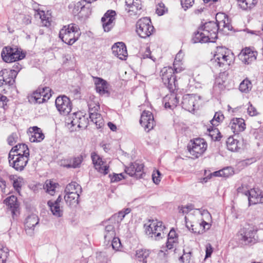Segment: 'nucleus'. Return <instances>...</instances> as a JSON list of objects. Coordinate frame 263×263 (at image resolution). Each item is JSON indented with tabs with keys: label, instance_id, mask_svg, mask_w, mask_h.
<instances>
[{
	"label": "nucleus",
	"instance_id": "58836bf2",
	"mask_svg": "<svg viewBox=\"0 0 263 263\" xmlns=\"http://www.w3.org/2000/svg\"><path fill=\"white\" fill-rule=\"evenodd\" d=\"M83 3V2L81 1L72 3L69 5L68 8L73 14L76 15L84 7V5Z\"/></svg>",
	"mask_w": 263,
	"mask_h": 263
},
{
	"label": "nucleus",
	"instance_id": "f8f14e48",
	"mask_svg": "<svg viewBox=\"0 0 263 263\" xmlns=\"http://www.w3.org/2000/svg\"><path fill=\"white\" fill-rule=\"evenodd\" d=\"M116 12L112 10H108L101 18L104 31L109 32L115 24Z\"/></svg>",
	"mask_w": 263,
	"mask_h": 263
},
{
	"label": "nucleus",
	"instance_id": "c9c22d12",
	"mask_svg": "<svg viewBox=\"0 0 263 263\" xmlns=\"http://www.w3.org/2000/svg\"><path fill=\"white\" fill-rule=\"evenodd\" d=\"M79 191L81 192V187L76 182H71L67 185L65 193L66 194H71L73 193H79Z\"/></svg>",
	"mask_w": 263,
	"mask_h": 263
},
{
	"label": "nucleus",
	"instance_id": "c85d7f7f",
	"mask_svg": "<svg viewBox=\"0 0 263 263\" xmlns=\"http://www.w3.org/2000/svg\"><path fill=\"white\" fill-rule=\"evenodd\" d=\"M4 203L10 208L12 213L15 214L18 207L17 202V198L13 195L10 196L5 199Z\"/></svg>",
	"mask_w": 263,
	"mask_h": 263
},
{
	"label": "nucleus",
	"instance_id": "ddd939ff",
	"mask_svg": "<svg viewBox=\"0 0 263 263\" xmlns=\"http://www.w3.org/2000/svg\"><path fill=\"white\" fill-rule=\"evenodd\" d=\"M9 163L10 166L12 167L17 171H22L28 163L29 157L25 156H12L8 157Z\"/></svg>",
	"mask_w": 263,
	"mask_h": 263
},
{
	"label": "nucleus",
	"instance_id": "9b49d317",
	"mask_svg": "<svg viewBox=\"0 0 263 263\" xmlns=\"http://www.w3.org/2000/svg\"><path fill=\"white\" fill-rule=\"evenodd\" d=\"M55 103L58 110L62 115H67L71 110L72 104L70 100L65 96L57 97Z\"/></svg>",
	"mask_w": 263,
	"mask_h": 263
},
{
	"label": "nucleus",
	"instance_id": "338daca9",
	"mask_svg": "<svg viewBox=\"0 0 263 263\" xmlns=\"http://www.w3.org/2000/svg\"><path fill=\"white\" fill-rule=\"evenodd\" d=\"M111 240L112 241L111 245L112 248L115 250H118L121 246L119 239L115 236Z\"/></svg>",
	"mask_w": 263,
	"mask_h": 263
},
{
	"label": "nucleus",
	"instance_id": "79ce46f5",
	"mask_svg": "<svg viewBox=\"0 0 263 263\" xmlns=\"http://www.w3.org/2000/svg\"><path fill=\"white\" fill-rule=\"evenodd\" d=\"M9 178L12 181L14 188L18 191L22 186L23 178L15 175H10Z\"/></svg>",
	"mask_w": 263,
	"mask_h": 263
},
{
	"label": "nucleus",
	"instance_id": "ea45409f",
	"mask_svg": "<svg viewBox=\"0 0 263 263\" xmlns=\"http://www.w3.org/2000/svg\"><path fill=\"white\" fill-rule=\"evenodd\" d=\"M185 221H186V217H185ZM186 226L193 233L197 234H202L204 232L206 229H203V227H200L199 224H191L190 226H189V223L186 221Z\"/></svg>",
	"mask_w": 263,
	"mask_h": 263
},
{
	"label": "nucleus",
	"instance_id": "bf43d9fd",
	"mask_svg": "<svg viewBox=\"0 0 263 263\" xmlns=\"http://www.w3.org/2000/svg\"><path fill=\"white\" fill-rule=\"evenodd\" d=\"M178 208L179 213L186 214L192 211L194 209V207L192 204H190L185 206H179Z\"/></svg>",
	"mask_w": 263,
	"mask_h": 263
},
{
	"label": "nucleus",
	"instance_id": "aec40b11",
	"mask_svg": "<svg viewBox=\"0 0 263 263\" xmlns=\"http://www.w3.org/2000/svg\"><path fill=\"white\" fill-rule=\"evenodd\" d=\"M114 55L119 59L126 60L127 56V52L125 45L122 42L115 43L111 48Z\"/></svg>",
	"mask_w": 263,
	"mask_h": 263
},
{
	"label": "nucleus",
	"instance_id": "72a5a7b5",
	"mask_svg": "<svg viewBox=\"0 0 263 263\" xmlns=\"http://www.w3.org/2000/svg\"><path fill=\"white\" fill-rule=\"evenodd\" d=\"M59 186V184L51 180H47L44 185V189L46 192L51 195L55 193V189Z\"/></svg>",
	"mask_w": 263,
	"mask_h": 263
},
{
	"label": "nucleus",
	"instance_id": "09e8293b",
	"mask_svg": "<svg viewBox=\"0 0 263 263\" xmlns=\"http://www.w3.org/2000/svg\"><path fill=\"white\" fill-rule=\"evenodd\" d=\"M229 171H232V168L231 167H227L218 171H216L213 174L216 177H228L231 174L229 172Z\"/></svg>",
	"mask_w": 263,
	"mask_h": 263
},
{
	"label": "nucleus",
	"instance_id": "864d4df0",
	"mask_svg": "<svg viewBox=\"0 0 263 263\" xmlns=\"http://www.w3.org/2000/svg\"><path fill=\"white\" fill-rule=\"evenodd\" d=\"M208 130L209 132V135L211 136L213 139L217 141L220 140L221 138L220 133L217 128H213L212 127L211 129V128H208Z\"/></svg>",
	"mask_w": 263,
	"mask_h": 263
},
{
	"label": "nucleus",
	"instance_id": "423d86ee",
	"mask_svg": "<svg viewBox=\"0 0 263 263\" xmlns=\"http://www.w3.org/2000/svg\"><path fill=\"white\" fill-rule=\"evenodd\" d=\"M154 29V28L152 25L151 20L148 17L142 18L136 23V32L141 38L149 36Z\"/></svg>",
	"mask_w": 263,
	"mask_h": 263
},
{
	"label": "nucleus",
	"instance_id": "4c0bfd02",
	"mask_svg": "<svg viewBox=\"0 0 263 263\" xmlns=\"http://www.w3.org/2000/svg\"><path fill=\"white\" fill-rule=\"evenodd\" d=\"M48 205L50 207V210L53 215L60 217L63 215V210L61 209L60 205L54 204L52 201L49 200L47 202Z\"/></svg>",
	"mask_w": 263,
	"mask_h": 263
},
{
	"label": "nucleus",
	"instance_id": "774afa93",
	"mask_svg": "<svg viewBox=\"0 0 263 263\" xmlns=\"http://www.w3.org/2000/svg\"><path fill=\"white\" fill-rule=\"evenodd\" d=\"M17 136L16 134L12 133L7 139L8 143L10 145H13L17 141Z\"/></svg>",
	"mask_w": 263,
	"mask_h": 263
},
{
	"label": "nucleus",
	"instance_id": "c03bdc74",
	"mask_svg": "<svg viewBox=\"0 0 263 263\" xmlns=\"http://www.w3.org/2000/svg\"><path fill=\"white\" fill-rule=\"evenodd\" d=\"M179 260L182 263H195L192 252L185 253L184 251L183 254L179 257Z\"/></svg>",
	"mask_w": 263,
	"mask_h": 263
},
{
	"label": "nucleus",
	"instance_id": "a19ab883",
	"mask_svg": "<svg viewBox=\"0 0 263 263\" xmlns=\"http://www.w3.org/2000/svg\"><path fill=\"white\" fill-rule=\"evenodd\" d=\"M252 84L250 80L246 79L239 85V90L243 93L249 92L252 89Z\"/></svg>",
	"mask_w": 263,
	"mask_h": 263
},
{
	"label": "nucleus",
	"instance_id": "0eeeda50",
	"mask_svg": "<svg viewBox=\"0 0 263 263\" xmlns=\"http://www.w3.org/2000/svg\"><path fill=\"white\" fill-rule=\"evenodd\" d=\"M207 143L205 140L202 138H196L191 141V143L188 145V150L191 155L195 158L201 156L207 148Z\"/></svg>",
	"mask_w": 263,
	"mask_h": 263
},
{
	"label": "nucleus",
	"instance_id": "0e129e2a",
	"mask_svg": "<svg viewBox=\"0 0 263 263\" xmlns=\"http://www.w3.org/2000/svg\"><path fill=\"white\" fill-rule=\"evenodd\" d=\"M177 240L178 239L167 238L166 245L167 248L170 250L175 247L177 243Z\"/></svg>",
	"mask_w": 263,
	"mask_h": 263
},
{
	"label": "nucleus",
	"instance_id": "37998d69",
	"mask_svg": "<svg viewBox=\"0 0 263 263\" xmlns=\"http://www.w3.org/2000/svg\"><path fill=\"white\" fill-rule=\"evenodd\" d=\"M37 90L40 91L42 97V99L44 102L48 100L51 96V89L49 87L40 88Z\"/></svg>",
	"mask_w": 263,
	"mask_h": 263
},
{
	"label": "nucleus",
	"instance_id": "7c9ffc66",
	"mask_svg": "<svg viewBox=\"0 0 263 263\" xmlns=\"http://www.w3.org/2000/svg\"><path fill=\"white\" fill-rule=\"evenodd\" d=\"M257 3V0H238L239 7L244 10H251Z\"/></svg>",
	"mask_w": 263,
	"mask_h": 263
},
{
	"label": "nucleus",
	"instance_id": "49530a36",
	"mask_svg": "<svg viewBox=\"0 0 263 263\" xmlns=\"http://www.w3.org/2000/svg\"><path fill=\"white\" fill-rule=\"evenodd\" d=\"M8 78H6V76L3 77V81L6 84H8L9 85H13L15 82L14 77H15L14 70H11L8 74Z\"/></svg>",
	"mask_w": 263,
	"mask_h": 263
},
{
	"label": "nucleus",
	"instance_id": "20e7f679",
	"mask_svg": "<svg viewBox=\"0 0 263 263\" xmlns=\"http://www.w3.org/2000/svg\"><path fill=\"white\" fill-rule=\"evenodd\" d=\"M80 35V29L75 24L64 26L59 32L61 40L69 45L73 44L78 40Z\"/></svg>",
	"mask_w": 263,
	"mask_h": 263
},
{
	"label": "nucleus",
	"instance_id": "393cba45",
	"mask_svg": "<svg viewBox=\"0 0 263 263\" xmlns=\"http://www.w3.org/2000/svg\"><path fill=\"white\" fill-rule=\"evenodd\" d=\"M105 226L104 239L105 241L109 242L116 236L115 224L114 222L108 221L104 222Z\"/></svg>",
	"mask_w": 263,
	"mask_h": 263
},
{
	"label": "nucleus",
	"instance_id": "13d9d810",
	"mask_svg": "<svg viewBox=\"0 0 263 263\" xmlns=\"http://www.w3.org/2000/svg\"><path fill=\"white\" fill-rule=\"evenodd\" d=\"M78 123L77 124L79 128H85L87 126V119L82 114V116L80 117Z\"/></svg>",
	"mask_w": 263,
	"mask_h": 263
},
{
	"label": "nucleus",
	"instance_id": "4d7b16f0",
	"mask_svg": "<svg viewBox=\"0 0 263 263\" xmlns=\"http://www.w3.org/2000/svg\"><path fill=\"white\" fill-rule=\"evenodd\" d=\"M111 182H117L124 178L123 174H114L112 175H109Z\"/></svg>",
	"mask_w": 263,
	"mask_h": 263
},
{
	"label": "nucleus",
	"instance_id": "f257e3e1",
	"mask_svg": "<svg viewBox=\"0 0 263 263\" xmlns=\"http://www.w3.org/2000/svg\"><path fill=\"white\" fill-rule=\"evenodd\" d=\"M216 22L210 21L204 24L194 33L192 38L194 43L214 42L217 39L218 30L223 31L231 30L232 26L227 15L218 13L216 15Z\"/></svg>",
	"mask_w": 263,
	"mask_h": 263
},
{
	"label": "nucleus",
	"instance_id": "f704fd0d",
	"mask_svg": "<svg viewBox=\"0 0 263 263\" xmlns=\"http://www.w3.org/2000/svg\"><path fill=\"white\" fill-rule=\"evenodd\" d=\"M149 251L147 250L139 249L136 252V258L137 259L142 263H146L147 258L149 256Z\"/></svg>",
	"mask_w": 263,
	"mask_h": 263
},
{
	"label": "nucleus",
	"instance_id": "e433bc0d",
	"mask_svg": "<svg viewBox=\"0 0 263 263\" xmlns=\"http://www.w3.org/2000/svg\"><path fill=\"white\" fill-rule=\"evenodd\" d=\"M239 144L238 140L234 139L233 137H230L227 141L228 149L232 152L237 151L239 147Z\"/></svg>",
	"mask_w": 263,
	"mask_h": 263
},
{
	"label": "nucleus",
	"instance_id": "a18cd8bd",
	"mask_svg": "<svg viewBox=\"0 0 263 263\" xmlns=\"http://www.w3.org/2000/svg\"><path fill=\"white\" fill-rule=\"evenodd\" d=\"M35 17H39L42 21L43 25L45 26H49L50 25L49 18L46 17L44 11H37L35 14Z\"/></svg>",
	"mask_w": 263,
	"mask_h": 263
},
{
	"label": "nucleus",
	"instance_id": "69168bd1",
	"mask_svg": "<svg viewBox=\"0 0 263 263\" xmlns=\"http://www.w3.org/2000/svg\"><path fill=\"white\" fill-rule=\"evenodd\" d=\"M32 98H34L36 103H41L44 102V101L42 99V97L41 95L40 91L36 90L35 91L32 95Z\"/></svg>",
	"mask_w": 263,
	"mask_h": 263
},
{
	"label": "nucleus",
	"instance_id": "8fccbe9b",
	"mask_svg": "<svg viewBox=\"0 0 263 263\" xmlns=\"http://www.w3.org/2000/svg\"><path fill=\"white\" fill-rule=\"evenodd\" d=\"M223 119L224 116L221 112H216L213 119L211 121V123L213 125L216 126L218 125L219 122H221Z\"/></svg>",
	"mask_w": 263,
	"mask_h": 263
},
{
	"label": "nucleus",
	"instance_id": "3c124183",
	"mask_svg": "<svg viewBox=\"0 0 263 263\" xmlns=\"http://www.w3.org/2000/svg\"><path fill=\"white\" fill-rule=\"evenodd\" d=\"M125 216V215L123 214V212L121 211L119 212L117 214H115L111 216L109 218V221L114 222V224H116V221H117V223H118L121 222Z\"/></svg>",
	"mask_w": 263,
	"mask_h": 263
},
{
	"label": "nucleus",
	"instance_id": "412c9836",
	"mask_svg": "<svg viewBox=\"0 0 263 263\" xmlns=\"http://www.w3.org/2000/svg\"><path fill=\"white\" fill-rule=\"evenodd\" d=\"M23 156L27 157L29 156V150L25 144H18L12 148L9 154V157L12 156Z\"/></svg>",
	"mask_w": 263,
	"mask_h": 263
},
{
	"label": "nucleus",
	"instance_id": "cd10ccee",
	"mask_svg": "<svg viewBox=\"0 0 263 263\" xmlns=\"http://www.w3.org/2000/svg\"><path fill=\"white\" fill-rule=\"evenodd\" d=\"M201 214L202 217L201 222L199 223L200 227H203V229H206V230L210 229L211 226L210 222L212 219L210 213L207 210H203Z\"/></svg>",
	"mask_w": 263,
	"mask_h": 263
},
{
	"label": "nucleus",
	"instance_id": "052dcab7",
	"mask_svg": "<svg viewBox=\"0 0 263 263\" xmlns=\"http://www.w3.org/2000/svg\"><path fill=\"white\" fill-rule=\"evenodd\" d=\"M160 176H161V173L158 170H157V171H156V172H153V174L152 175V179H153L154 182L155 184H158L160 182V181H161Z\"/></svg>",
	"mask_w": 263,
	"mask_h": 263
},
{
	"label": "nucleus",
	"instance_id": "39448f33",
	"mask_svg": "<svg viewBox=\"0 0 263 263\" xmlns=\"http://www.w3.org/2000/svg\"><path fill=\"white\" fill-rule=\"evenodd\" d=\"M144 227L146 234L155 240H160L166 234L164 232L166 228L162 222L157 219L149 220L144 224Z\"/></svg>",
	"mask_w": 263,
	"mask_h": 263
},
{
	"label": "nucleus",
	"instance_id": "5701e85b",
	"mask_svg": "<svg viewBox=\"0 0 263 263\" xmlns=\"http://www.w3.org/2000/svg\"><path fill=\"white\" fill-rule=\"evenodd\" d=\"M196 101V97L195 95L193 94L185 95L182 98V107L189 111H194Z\"/></svg>",
	"mask_w": 263,
	"mask_h": 263
},
{
	"label": "nucleus",
	"instance_id": "5fc2aeb1",
	"mask_svg": "<svg viewBox=\"0 0 263 263\" xmlns=\"http://www.w3.org/2000/svg\"><path fill=\"white\" fill-rule=\"evenodd\" d=\"M8 255L9 253L7 248H1L0 249V263H6Z\"/></svg>",
	"mask_w": 263,
	"mask_h": 263
},
{
	"label": "nucleus",
	"instance_id": "2eb2a0df",
	"mask_svg": "<svg viewBox=\"0 0 263 263\" xmlns=\"http://www.w3.org/2000/svg\"><path fill=\"white\" fill-rule=\"evenodd\" d=\"M140 123L147 132L153 129L155 121L152 113L149 111L144 110L141 116Z\"/></svg>",
	"mask_w": 263,
	"mask_h": 263
},
{
	"label": "nucleus",
	"instance_id": "bb28decb",
	"mask_svg": "<svg viewBox=\"0 0 263 263\" xmlns=\"http://www.w3.org/2000/svg\"><path fill=\"white\" fill-rule=\"evenodd\" d=\"M95 84L97 92L101 95L108 94V85L106 81L100 78H95Z\"/></svg>",
	"mask_w": 263,
	"mask_h": 263
},
{
	"label": "nucleus",
	"instance_id": "7ed1b4c3",
	"mask_svg": "<svg viewBox=\"0 0 263 263\" xmlns=\"http://www.w3.org/2000/svg\"><path fill=\"white\" fill-rule=\"evenodd\" d=\"M233 59V53L230 49L223 46H218L211 62L214 67L219 68L230 65Z\"/></svg>",
	"mask_w": 263,
	"mask_h": 263
},
{
	"label": "nucleus",
	"instance_id": "4be33fe9",
	"mask_svg": "<svg viewBox=\"0 0 263 263\" xmlns=\"http://www.w3.org/2000/svg\"><path fill=\"white\" fill-rule=\"evenodd\" d=\"M256 53L252 51L249 48H246L241 50L239 57L246 64H249L256 59Z\"/></svg>",
	"mask_w": 263,
	"mask_h": 263
},
{
	"label": "nucleus",
	"instance_id": "473e14b6",
	"mask_svg": "<svg viewBox=\"0 0 263 263\" xmlns=\"http://www.w3.org/2000/svg\"><path fill=\"white\" fill-rule=\"evenodd\" d=\"M167 100V96H166L164 98L165 102L164 107L166 108H170V109H173L175 107H176L178 103V99L177 97V96L173 93L170 95V97H169V100L167 102H166Z\"/></svg>",
	"mask_w": 263,
	"mask_h": 263
},
{
	"label": "nucleus",
	"instance_id": "1a4fd4ad",
	"mask_svg": "<svg viewBox=\"0 0 263 263\" xmlns=\"http://www.w3.org/2000/svg\"><path fill=\"white\" fill-rule=\"evenodd\" d=\"M243 186L242 185L237 189V191L248 197L249 205L263 203V194L261 190L258 189H252L250 190L243 191Z\"/></svg>",
	"mask_w": 263,
	"mask_h": 263
},
{
	"label": "nucleus",
	"instance_id": "c756f323",
	"mask_svg": "<svg viewBox=\"0 0 263 263\" xmlns=\"http://www.w3.org/2000/svg\"><path fill=\"white\" fill-rule=\"evenodd\" d=\"M83 161L82 156H79L77 157H73L67 160V163L64 164V166L67 168H78L80 167Z\"/></svg>",
	"mask_w": 263,
	"mask_h": 263
},
{
	"label": "nucleus",
	"instance_id": "6ab92c4d",
	"mask_svg": "<svg viewBox=\"0 0 263 263\" xmlns=\"http://www.w3.org/2000/svg\"><path fill=\"white\" fill-rule=\"evenodd\" d=\"M39 218L35 214L29 215L26 219L25 227L26 233L32 236L34 234V227L39 223Z\"/></svg>",
	"mask_w": 263,
	"mask_h": 263
},
{
	"label": "nucleus",
	"instance_id": "dca6fc26",
	"mask_svg": "<svg viewBox=\"0 0 263 263\" xmlns=\"http://www.w3.org/2000/svg\"><path fill=\"white\" fill-rule=\"evenodd\" d=\"M144 165L137 162L132 163L129 166L126 167L125 171L126 174L131 177H134L137 179L142 178L143 173Z\"/></svg>",
	"mask_w": 263,
	"mask_h": 263
},
{
	"label": "nucleus",
	"instance_id": "de8ad7c7",
	"mask_svg": "<svg viewBox=\"0 0 263 263\" xmlns=\"http://www.w3.org/2000/svg\"><path fill=\"white\" fill-rule=\"evenodd\" d=\"M96 258L99 263H107L109 256L106 252H101L97 253Z\"/></svg>",
	"mask_w": 263,
	"mask_h": 263
},
{
	"label": "nucleus",
	"instance_id": "b1692460",
	"mask_svg": "<svg viewBox=\"0 0 263 263\" xmlns=\"http://www.w3.org/2000/svg\"><path fill=\"white\" fill-rule=\"evenodd\" d=\"M229 127L234 134H238L245 129L246 124L242 118H234L231 120Z\"/></svg>",
	"mask_w": 263,
	"mask_h": 263
},
{
	"label": "nucleus",
	"instance_id": "6e6d98bb",
	"mask_svg": "<svg viewBox=\"0 0 263 263\" xmlns=\"http://www.w3.org/2000/svg\"><path fill=\"white\" fill-rule=\"evenodd\" d=\"M166 11H167V9L164 4L163 3H158L156 7V13L160 16L163 15Z\"/></svg>",
	"mask_w": 263,
	"mask_h": 263
},
{
	"label": "nucleus",
	"instance_id": "f03ea898",
	"mask_svg": "<svg viewBox=\"0 0 263 263\" xmlns=\"http://www.w3.org/2000/svg\"><path fill=\"white\" fill-rule=\"evenodd\" d=\"M182 57V53L179 51L176 55L173 64L174 68L171 67H164L161 71L162 82L171 92H174L178 89L176 77L174 74L175 72H180L183 70L182 68L180 67V63Z\"/></svg>",
	"mask_w": 263,
	"mask_h": 263
},
{
	"label": "nucleus",
	"instance_id": "9d476101",
	"mask_svg": "<svg viewBox=\"0 0 263 263\" xmlns=\"http://www.w3.org/2000/svg\"><path fill=\"white\" fill-rule=\"evenodd\" d=\"M3 60L7 63H12L23 59L25 55L16 48L5 47L2 51Z\"/></svg>",
	"mask_w": 263,
	"mask_h": 263
},
{
	"label": "nucleus",
	"instance_id": "2f4dec72",
	"mask_svg": "<svg viewBox=\"0 0 263 263\" xmlns=\"http://www.w3.org/2000/svg\"><path fill=\"white\" fill-rule=\"evenodd\" d=\"M79 196V193L66 194L64 196V199L66 204L68 205H76L78 203Z\"/></svg>",
	"mask_w": 263,
	"mask_h": 263
},
{
	"label": "nucleus",
	"instance_id": "680f3d73",
	"mask_svg": "<svg viewBox=\"0 0 263 263\" xmlns=\"http://www.w3.org/2000/svg\"><path fill=\"white\" fill-rule=\"evenodd\" d=\"M248 113L250 116H255L258 114V111L255 107H254L250 102L247 108Z\"/></svg>",
	"mask_w": 263,
	"mask_h": 263
},
{
	"label": "nucleus",
	"instance_id": "a878e982",
	"mask_svg": "<svg viewBox=\"0 0 263 263\" xmlns=\"http://www.w3.org/2000/svg\"><path fill=\"white\" fill-rule=\"evenodd\" d=\"M29 132L31 134L29 138L31 142H40L45 138L41 129L37 126L30 127Z\"/></svg>",
	"mask_w": 263,
	"mask_h": 263
},
{
	"label": "nucleus",
	"instance_id": "6e6552de",
	"mask_svg": "<svg viewBox=\"0 0 263 263\" xmlns=\"http://www.w3.org/2000/svg\"><path fill=\"white\" fill-rule=\"evenodd\" d=\"M89 118L91 121L96 125L98 128L104 126V121L101 115L97 112L100 109V105L98 102L90 101L88 102Z\"/></svg>",
	"mask_w": 263,
	"mask_h": 263
},
{
	"label": "nucleus",
	"instance_id": "f3484780",
	"mask_svg": "<svg viewBox=\"0 0 263 263\" xmlns=\"http://www.w3.org/2000/svg\"><path fill=\"white\" fill-rule=\"evenodd\" d=\"M126 10L130 15L140 14L142 9L141 0H125Z\"/></svg>",
	"mask_w": 263,
	"mask_h": 263
},
{
	"label": "nucleus",
	"instance_id": "603ef678",
	"mask_svg": "<svg viewBox=\"0 0 263 263\" xmlns=\"http://www.w3.org/2000/svg\"><path fill=\"white\" fill-rule=\"evenodd\" d=\"M83 113L79 112H76L72 114V116L70 117L69 119L71 120L70 123L72 126H74L77 125L79 121V119L82 116Z\"/></svg>",
	"mask_w": 263,
	"mask_h": 263
},
{
	"label": "nucleus",
	"instance_id": "e2e57ef3",
	"mask_svg": "<svg viewBox=\"0 0 263 263\" xmlns=\"http://www.w3.org/2000/svg\"><path fill=\"white\" fill-rule=\"evenodd\" d=\"M182 7L186 10L193 5L194 0H180Z\"/></svg>",
	"mask_w": 263,
	"mask_h": 263
},
{
	"label": "nucleus",
	"instance_id": "a211bd4d",
	"mask_svg": "<svg viewBox=\"0 0 263 263\" xmlns=\"http://www.w3.org/2000/svg\"><path fill=\"white\" fill-rule=\"evenodd\" d=\"M95 168L101 173L106 175L108 172V166L102 161V158L96 153H92L91 156Z\"/></svg>",
	"mask_w": 263,
	"mask_h": 263
},
{
	"label": "nucleus",
	"instance_id": "4468645a",
	"mask_svg": "<svg viewBox=\"0 0 263 263\" xmlns=\"http://www.w3.org/2000/svg\"><path fill=\"white\" fill-rule=\"evenodd\" d=\"M239 233V239L245 245L254 243L256 241L255 238L256 231L253 229L242 228L240 230Z\"/></svg>",
	"mask_w": 263,
	"mask_h": 263
}]
</instances>
